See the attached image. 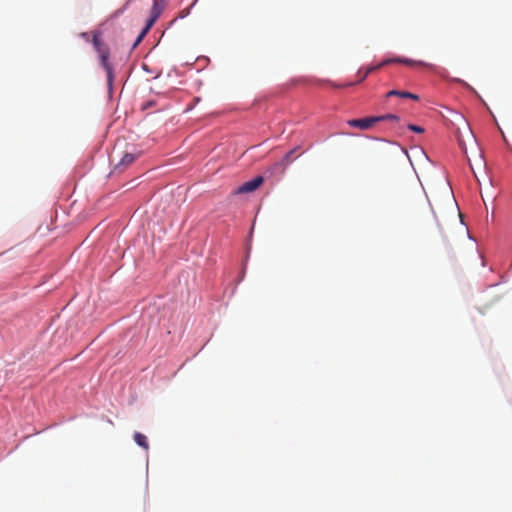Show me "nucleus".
Returning a JSON list of instances; mask_svg holds the SVG:
<instances>
[{"mask_svg": "<svg viewBox=\"0 0 512 512\" xmlns=\"http://www.w3.org/2000/svg\"><path fill=\"white\" fill-rule=\"evenodd\" d=\"M390 63H400V64H405L408 66H424V67L431 66L423 61H416V60H412V59H408V58L395 57V58H391V59H386L376 66H370L365 71L359 70L358 71V75L360 76L359 82L364 81L370 73H372Z\"/></svg>", "mask_w": 512, "mask_h": 512, "instance_id": "2", "label": "nucleus"}, {"mask_svg": "<svg viewBox=\"0 0 512 512\" xmlns=\"http://www.w3.org/2000/svg\"><path fill=\"white\" fill-rule=\"evenodd\" d=\"M430 210H432V208H430ZM431 212H433V211H431ZM432 214H434V213H432ZM433 218L436 220V215H433Z\"/></svg>", "mask_w": 512, "mask_h": 512, "instance_id": "14", "label": "nucleus"}, {"mask_svg": "<svg viewBox=\"0 0 512 512\" xmlns=\"http://www.w3.org/2000/svg\"><path fill=\"white\" fill-rule=\"evenodd\" d=\"M150 29L151 28H148V24H146L145 27L143 28V30L141 31V33L139 34V36L137 37V39L134 43V46H137L142 41V39L149 32Z\"/></svg>", "mask_w": 512, "mask_h": 512, "instance_id": "11", "label": "nucleus"}, {"mask_svg": "<svg viewBox=\"0 0 512 512\" xmlns=\"http://www.w3.org/2000/svg\"><path fill=\"white\" fill-rule=\"evenodd\" d=\"M376 118H379L380 121H392L398 123L400 118L395 114H386L382 116H376Z\"/></svg>", "mask_w": 512, "mask_h": 512, "instance_id": "10", "label": "nucleus"}, {"mask_svg": "<svg viewBox=\"0 0 512 512\" xmlns=\"http://www.w3.org/2000/svg\"><path fill=\"white\" fill-rule=\"evenodd\" d=\"M392 96H397V97H401V98H407V99H411V100H414V101H418L419 100V96L418 95L410 93V92H407V91L391 90V91H389L386 94V97H392Z\"/></svg>", "mask_w": 512, "mask_h": 512, "instance_id": "6", "label": "nucleus"}, {"mask_svg": "<svg viewBox=\"0 0 512 512\" xmlns=\"http://www.w3.org/2000/svg\"><path fill=\"white\" fill-rule=\"evenodd\" d=\"M134 440L140 447L144 448L145 450H148L149 444L147 437L144 434L136 432L134 434Z\"/></svg>", "mask_w": 512, "mask_h": 512, "instance_id": "9", "label": "nucleus"}, {"mask_svg": "<svg viewBox=\"0 0 512 512\" xmlns=\"http://www.w3.org/2000/svg\"><path fill=\"white\" fill-rule=\"evenodd\" d=\"M264 182V178L262 176H257L254 179L247 181L240 185L235 191L234 194H245L251 193L258 189Z\"/></svg>", "mask_w": 512, "mask_h": 512, "instance_id": "3", "label": "nucleus"}, {"mask_svg": "<svg viewBox=\"0 0 512 512\" xmlns=\"http://www.w3.org/2000/svg\"><path fill=\"white\" fill-rule=\"evenodd\" d=\"M99 36H100V33H98V32L94 33L93 38H92V43H93V46H94L96 52L98 53L101 65L104 68V70L106 71L108 82L111 83L113 80V68L109 62L110 49H109L108 45L105 44L100 39Z\"/></svg>", "mask_w": 512, "mask_h": 512, "instance_id": "1", "label": "nucleus"}, {"mask_svg": "<svg viewBox=\"0 0 512 512\" xmlns=\"http://www.w3.org/2000/svg\"><path fill=\"white\" fill-rule=\"evenodd\" d=\"M378 122L379 118H376V116H370L366 118L348 120L347 124L360 130H368Z\"/></svg>", "mask_w": 512, "mask_h": 512, "instance_id": "4", "label": "nucleus"}, {"mask_svg": "<svg viewBox=\"0 0 512 512\" xmlns=\"http://www.w3.org/2000/svg\"><path fill=\"white\" fill-rule=\"evenodd\" d=\"M163 7L160 5L158 1H155L153 7L151 9L150 18L147 20L148 28H152L158 17L162 12Z\"/></svg>", "mask_w": 512, "mask_h": 512, "instance_id": "5", "label": "nucleus"}, {"mask_svg": "<svg viewBox=\"0 0 512 512\" xmlns=\"http://www.w3.org/2000/svg\"><path fill=\"white\" fill-rule=\"evenodd\" d=\"M138 156H139V154L125 153L124 156L119 161V163L117 164V166L118 167H120V166L127 167L128 165L133 163L137 159Z\"/></svg>", "mask_w": 512, "mask_h": 512, "instance_id": "7", "label": "nucleus"}, {"mask_svg": "<svg viewBox=\"0 0 512 512\" xmlns=\"http://www.w3.org/2000/svg\"><path fill=\"white\" fill-rule=\"evenodd\" d=\"M416 196L418 197L419 199V202L422 204V205H426V202H427V198L425 197L424 193L422 190L420 189H417L416 191Z\"/></svg>", "mask_w": 512, "mask_h": 512, "instance_id": "12", "label": "nucleus"}, {"mask_svg": "<svg viewBox=\"0 0 512 512\" xmlns=\"http://www.w3.org/2000/svg\"><path fill=\"white\" fill-rule=\"evenodd\" d=\"M408 129L413 131V132H416V133H423L424 132V128L423 127L417 126V125H414V124H409L408 125Z\"/></svg>", "mask_w": 512, "mask_h": 512, "instance_id": "13", "label": "nucleus"}, {"mask_svg": "<svg viewBox=\"0 0 512 512\" xmlns=\"http://www.w3.org/2000/svg\"><path fill=\"white\" fill-rule=\"evenodd\" d=\"M295 150H291L289 151L285 156L284 158L282 159L281 162H277L273 165L272 169H276L278 167H282L283 170L285 169L286 165H288L289 163L292 162V155L294 154Z\"/></svg>", "mask_w": 512, "mask_h": 512, "instance_id": "8", "label": "nucleus"}]
</instances>
